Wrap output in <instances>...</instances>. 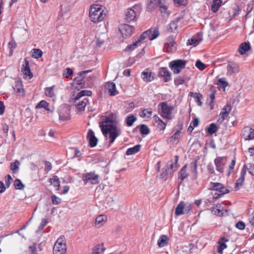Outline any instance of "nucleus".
<instances>
[{
    "mask_svg": "<svg viewBox=\"0 0 254 254\" xmlns=\"http://www.w3.org/2000/svg\"><path fill=\"white\" fill-rule=\"evenodd\" d=\"M189 96L193 97L195 102L197 103L199 106H202V102L201 101L200 99L202 97V95L200 93L192 92L189 93Z\"/></svg>",
    "mask_w": 254,
    "mask_h": 254,
    "instance_id": "obj_24",
    "label": "nucleus"
},
{
    "mask_svg": "<svg viewBox=\"0 0 254 254\" xmlns=\"http://www.w3.org/2000/svg\"><path fill=\"white\" fill-rule=\"evenodd\" d=\"M159 34L160 33L158 27L151 28L143 32L137 41L140 43L141 41L144 40L147 37H148L150 40H153L157 38L159 36Z\"/></svg>",
    "mask_w": 254,
    "mask_h": 254,
    "instance_id": "obj_4",
    "label": "nucleus"
},
{
    "mask_svg": "<svg viewBox=\"0 0 254 254\" xmlns=\"http://www.w3.org/2000/svg\"><path fill=\"white\" fill-rule=\"evenodd\" d=\"M99 176L95 174V172H89L83 175L82 180L85 183L90 182L92 185L98 184Z\"/></svg>",
    "mask_w": 254,
    "mask_h": 254,
    "instance_id": "obj_9",
    "label": "nucleus"
},
{
    "mask_svg": "<svg viewBox=\"0 0 254 254\" xmlns=\"http://www.w3.org/2000/svg\"><path fill=\"white\" fill-rule=\"evenodd\" d=\"M15 89L18 93H23L24 92V89L22 87L21 82L17 83V84L15 85Z\"/></svg>",
    "mask_w": 254,
    "mask_h": 254,
    "instance_id": "obj_62",
    "label": "nucleus"
},
{
    "mask_svg": "<svg viewBox=\"0 0 254 254\" xmlns=\"http://www.w3.org/2000/svg\"><path fill=\"white\" fill-rule=\"evenodd\" d=\"M235 163H236L235 160L234 159L232 160L230 165L229 166V172L227 174L228 176H229L233 172Z\"/></svg>",
    "mask_w": 254,
    "mask_h": 254,
    "instance_id": "obj_59",
    "label": "nucleus"
},
{
    "mask_svg": "<svg viewBox=\"0 0 254 254\" xmlns=\"http://www.w3.org/2000/svg\"><path fill=\"white\" fill-rule=\"evenodd\" d=\"M42 51L39 49H33L32 50V56L35 59H38L42 57Z\"/></svg>",
    "mask_w": 254,
    "mask_h": 254,
    "instance_id": "obj_38",
    "label": "nucleus"
},
{
    "mask_svg": "<svg viewBox=\"0 0 254 254\" xmlns=\"http://www.w3.org/2000/svg\"><path fill=\"white\" fill-rule=\"evenodd\" d=\"M179 160V156L176 155L175 157V161L174 162L172 160L169 161L167 164V168L169 169H171L173 170V173L177 170L178 167H179V164H178Z\"/></svg>",
    "mask_w": 254,
    "mask_h": 254,
    "instance_id": "obj_17",
    "label": "nucleus"
},
{
    "mask_svg": "<svg viewBox=\"0 0 254 254\" xmlns=\"http://www.w3.org/2000/svg\"><path fill=\"white\" fill-rule=\"evenodd\" d=\"M228 73L232 75L239 71V65L233 62H229L227 65Z\"/></svg>",
    "mask_w": 254,
    "mask_h": 254,
    "instance_id": "obj_16",
    "label": "nucleus"
},
{
    "mask_svg": "<svg viewBox=\"0 0 254 254\" xmlns=\"http://www.w3.org/2000/svg\"><path fill=\"white\" fill-rule=\"evenodd\" d=\"M117 125V121L113 118V116L106 117L102 122V124H100L102 132L106 138H107V134H109L110 141L109 147L120 134V129L118 128Z\"/></svg>",
    "mask_w": 254,
    "mask_h": 254,
    "instance_id": "obj_1",
    "label": "nucleus"
},
{
    "mask_svg": "<svg viewBox=\"0 0 254 254\" xmlns=\"http://www.w3.org/2000/svg\"><path fill=\"white\" fill-rule=\"evenodd\" d=\"M105 250L103 244H98L93 247L91 254H102L104 253Z\"/></svg>",
    "mask_w": 254,
    "mask_h": 254,
    "instance_id": "obj_27",
    "label": "nucleus"
},
{
    "mask_svg": "<svg viewBox=\"0 0 254 254\" xmlns=\"http://www.w3.org/2000/svg\"><path fill=\"white\" fill-rule=\"evenodd\" d=\"M106 217L104 215H99L95 219V225H98L99 227L103 225V223L106 221Z\"/></svg>",
    "mask_w": 254,
    "mask_h": 254,
    "instance_id": "obj_35",
    "label": "nucleus"
},
{
    "mask_svg": "<svg viewBox=\"0 0 254 254\" xmlns=\"http://www.w3.org/2000/svg\"><path fill=\"white\" fill-rule=\"evenodd\" d=\"M139 44V43L137 41H136L132 44L128 45L127 47V48H126L125 51H132L138 46Z\"/></svg>",
    "mask_w": 254,
    "mask_h": 254,
    "instance_id": "obj_45",
    "label": "nucleus"
},
{
    "mask_svg": "<svg viewBox=\"0 0 254 254\" xmlns=\"http://www.w3.org/2000/svg\"><path fill=\"white\" fill-rule=\"evenodd\" d=\"M175 44L174 40L173 39L172 37H169L167 39V42L165 44V46H168L169 47H172L174 46V44Z\"/></svg>",
    "mask_w": 254,
    "mask_h": 254,
    "instance_id": "obj_56",
    "label": "nucleus"
},
{
    "mask_svg": "<svg viewBox=\"0 0 254 254\" xmlns=\"http://www.w3.org/2000/svg\"><path fill=\"white\" fill-rule=\"evenodd\" d=\"M224 157H217L214 160V163L216 166V170L220 173L223 172V166L224 163L223 162Z\"/></svg>",
    "mask_w": 254,
    "mask_h": 254,
    "instance_id": "obj_18",
    "label": "nucleus"
},
{
    "mask_svg": "<svg viewBox=\"0 0 254 254\" xmlns=\"http://www.w3.org/2000/svg\"><path fill=\"white\" fill-rule=\"evenodd\" d=\"M107 89L111 96H115L118 93V91L116 89V84L114 82H108Z\"/></svg>",
    "mask_w": 254,
    "mask_h": 254,
    "instance_id": "obj_23",
    "label": "nucleus"
},
{
    "mask_svg": "<svg viewBox=\"0 0 254 254\" xmlns=\"http://www.w3.org/2000/svg\"><path fill=\"white\" fill-rule=\"evenodd\" d=\"M51 183L53 184L56 190H59L60 186V180L58 176H54L52 179H50Z\"/></svg>",
    "mask_w": 254,
    "mask_h": 254,
    "instance_id": "obj_40",
    "label": "nucleus"
},
{
    "mask_svg": "<svg viewBox=\"0 0 254 254\" xmlns=\"http://www.w3.org/2000/svg\"><path fill=\"white\" fill-rule=\"evenodd\" d=\"M187 44L190 45L196 46L199 44V43L198 42L197 40H196V37L193 36L190 40H188Z\"/></svg>",
    "mask_w": 254,
    "mask_h": 254,
    "instance_id": "obj_54",
    "label": "nucleus"
},
{
    "mask_svg": "<svg viewBox=\"0 0 254 254\" xmlns=\"http://www.w3.org/2000/svg\"><path fill=\"white\" fill-rule=\"evenodd\" d=\"M229 240L228 239L225 237H222L220 238L218 244L219 245L217 247V252L220 254L223 253V251L227 248V245L225 242H228Z\"/></svg>",
    "mask_w": 254,
    "mask_h": 254,
    "instance_id": "obj_22",
    "label": "nucleus"
},
{
    "mask_svg": "<svg viewBox=\"0 0 254 254\" xmlns=\"http://www.w3.org/2000/svg\"><path fill=\"white\" fill-rule=\"evenodd\" d=\"M86 106V103L84 102L83 101L80 102L77 105V108L78 110L82 111L84 110L85 107Z\"/></svg>",
    "mask_w": 254,
    "mask_h": 254,
    "instance_id": "obj_60",
    "label": "nucleus"
},
{
    "mask_svg": "<svg viewBox=\"0 0 254 254\" xmlns=\"http://www.w3.org/2000/svg\"><path fill=\"white\" fill-rule=\"evenodd\" d=\"M251 48V46L249 43L244 42L240 45L239 48V52L241 55H244Z\"/></svg>",
    "mask_w": 254,
    "mask_h": 254,
    "instance_id": "obj_26",
    "label": "nucleus"
},
{
    "mask_svg": "<svg viewBox=\"0 0 254 254\" xmlns=\"http://www.w3.org/2000/svg\"><path fill=\"white\" fill-rule=\"evenodd\" d=\"M87 138L89 141V144L91 147H94L97 145L98 138L95 136L94 131L92 129L88 130Z\"/></svg>",
    "mask_w": 254,
    "mask_h": 254,
    "instance_id": "obj_12",
    "label": "nucleus"
},
{
    "mask_svg": "<svg viewBox=\"0 0 254 254\" xmlns=\"http://www.w3.org/2000/svg\"><path fill=\"white\" fill-rule=\"evenodd\" d=\"M243 136L246 140L254 139V129L246 127L244 130Z\"/></svg>",
    "mask_w": 254,
    "mask_h": 254,
    "instance_id": "obj_19",
    "label": "nucleus"
},
{
    "mask_svg": "<svg viewBox=\"0 0 254 254\" xmlns=\"http://www.w3.org/2000/svg\"><path fill=\"white\" fill-rule=\"evenodd\" d=\"M182 129V127L179 128V130H177L176 132L171 136V140H178L180 137V134H181V130Z\"/></svg>",
    "mask_w": 254,
    "mask_h": 254,
    "instance_id": "obj_51",
    "label": "nucleus"
},
{
    "mask_svg": "<svg viewBox=\"0 0 254 254\" xmlns=\"http://www.w3.org/2000/svg\"><path fill=\"white\" fill-rule=\"evenodd\" d=\"M73 74V71L70 68H65L63 72V76H64L65 78H68L69 76L72 75Z\"/></svg>",
    "mask_w": 254,
    "mask_h": 254,
    "instance_id": "obj_52",
    "label": "nucleus"
},
{
    "mask_svg": "<svg viewBox=\"0 0 254 254\" xmlns=\"http://www.w3.org/2000/svg\"><path fill=\"white\" fill-rule=\"evenodd\" d=\"M236 227L241 230H243L245 228V224L243 221H240L236 224Z\"/></svg>",
    "mask_w": 254,
    "mask_h": 254,
    "instance_id": "obj_61",
    "label": "nucleus"
},
{
    "mask_svg": "<svg viewBox=\"0 0 254 254\" xmlns=\"http://www.w3.org/2000/svg\"><path fill=\"white\" fill-rule=\"evenodd\" d=\"M45 94L48 97H52L54 95L53 86L47 87L45 89Z\"/></svg>",
    "mask_w": 254,
    "mask_h": 254,
    "instance_id": "obj_49",
    "label": "nucleus"
},
{
    "mask_svg": "<svg viewBox=\"0 0 254 254\" xmlns=\"http://www.w3.org/2000/svg\"><path fill=\"white\" fill-rule=\"evenodd\" d=\"M209 92L210 93L209 94V97L210 99V101H214L215 97L216 90H215L213 86H211L210 88Z\"/></svg>",
    "mask_w": 254,
    "mask_h": 254,
    "instance_id": "obj_47",
    "label": "nucleus"
},
{
    "mask_svg": "<svg viewBox=\"0 0 254 254\" xmlns=\"http://www.w3.org/2000/svg\"><path fill=\"white\" fill-rule=\"evenodd\" d=\"M187 61L178 59L172 61L169 63V67L174 74H178L184 69L186 65Z\"/></svg>",
    "mask_w": 254,
    "mask_h": 254,
    "instance_id": "obj_6",
    "label": "nucleus"
},
{
    "mask_svg": "<svg viewBox=\"0 0 254 254\" xmlns=\"http://www.w3.org/2000/svg\"><path fill=\"white\" fill-rule=\"evenodd\" d=\"M59 117L60 121L69 120L70 119L69 108L65 105L61 106L59 110Z\"/></svg>",
    "mask_w": 254,
    "mask_h": 254,
    "instance_id": "obj_8",
    "label": "nucleus"
},
{
    "mask_svg": "<svg viewBox=\"0 0 254 254\" xmlns=\"http://www.w3.org/2000/svg\"><path fill=\"white\" fill-rule=\"evenodd\" d=\"M52 201L54 204L57 205L61 203V199L56 195H52L51 196Z\"/></svg>",
    "mask_w": 254,
    "mask_h": 254,
    "instance_id": "obj_53",
    "label": "nucleus"
},
{
    "mask_svg": "<svg viewBox=\"0 0 254 254\" xmlns=\"http://www.w3.org/2000/svg\"><path fill=\"white\" fill-rule=\"evenodd\" d=\"M29 251L30 254H37L36 253V247L35 244H33L32 246H30L29 247Z\"/></svg>",
    "mask_w": 254,
    "mask_h": 254,
    "instance_id": "obj_64",
    "label": "nucleus"
},
{
    "mask_svg": "<svg viewBox=\"0 0 254 254\" xmlns=\"http://www.w3.org/2000/svg\"><path fill=\"white\" fill-rule=\"evenodd\" d=\"M5 180V185L7 188H9L12 181V178L10 175H6Z\"/></svg>",
    "mask_w": 254,
    "mask_h": 254,
    "instance_id": "obj_58",
    "label": "nucleus"
},
{
    "mask_svg": "<svg viewBox=\"0 0 254 254\" xmlns=\"http://www.w3.org/2000/svg\"><path fill=\"white\" fill-rule=\"evenodd\" d=\"M24 63L21 68V71L24 75H27L29 79H31L33 77V74L30 69L29 62L28 60L25 59Z\"/></svg>",
    "mask_w": 254,
    "mask_h": 254,
    "instance_id": "obj_15",
    "label": "nucleus"
},
{
    "mask_svg": "<svg viewBox=\"0 0 254 254\" xmlns=\"http://www.w3.org/2000/svg\"><path fill=\"white\" fill-rule=\"evenodd\" d=\"M164 0H163V2L161 0H148L146 7L147 10L148 11H151L158 5H159L164 10H167V6L164 5Z\"/></svg>",
    "mask_w": 254,
    "mask_h": 254,
    "instance_id": "obj_10",
    "label": "nucleus"
},
{
    "mask_svg": "<svg viewBox=\"0 0 254 254\" xmlns=\"http://www.w3.org/2000/svg\"><path fill=\"white\" fill-rule=\"evenodd\" d=\"M217 84L222 86L224 89L225 88L228 86L229 83L227 81H226L225 79L224 78H219L218 80Z\"/></svg>",
    "mask_w": 254,
    "mask_h": 254,
    "instance_id": "obj_46",
    "label": "nucleus"
},
{
    "mask_svg": "<svg viewBox=\"0 0 254 254\" xmlns=\"http://www.w3.org/2000/svg\"><path fill=\"white\" fill-rule=\"evenodd\" d=\"M158 107V112L163 119L172 120L174 118V116L172 115V112L174 109L173 106H169L167 103L164 102L160 103Z\"/></svg>",
    "mask_w": 254,
    "mask_h": 254,
    "instance_id": "obj_3",
    "label": "nucleus"
},
{
    "mask_svg": "<svg viewBox=\"0 0 254 254\" xmlns=\"http://www.w3.org/2000/svg\"><path fill=\"white\" fill-rule=\"evenodd\" d=\"M152 114V109L151 108L144 109L139 113V116L141 118H149Z\"/></svg>",
    "mask_w": 254,
    "mask_h": 254,
    "instance_id": "obj_32",
    "label": "nucleus"
},
{
    "mask_svg": "<svg viewBox=\"0 0 254 254\" xmlns=\"http://www.w3.org/2000/svg\"><path fill=\"white\" fill-rule=\"evenodd\" d=\"M189 80L190 77L186 75L177 76L174 79V84L176 86H178L180 85L183 84L186 81H188Z\"/></svg>",
    "mask_w": 254,
    "mask_h": 254,
    "instance_id": "obj_21",
    "label": "nucleus"
},
{
    "mask_svg": "<svg viewBox=\"0 0 254 254\" xmlns=\"http://www.w3.org/2000/svg\"><path fill=\"white\" fill-rule=\"evenodd\" d=\"M91 70H84L81 72H79L78 74L77 77H76L74 79V83L80 86L81 87H82L84 86L83 83H82V80L84 78L85 75L89 72H90Z\"/></svg>",
    "mask_w": 254,
    "mask_h": 254,
    "instance_id": "obj_13",
    "label": "nucleus"
},
{
    "mask_svg": "<svg viewBox=\"0 0 254 254\" xmlns=\"http://www.w3.org/2000/svg\"><path fill=\"white\" fill-rule=\"evenodd\" d=\"M20 164V162L18 160H15L14 162L10 164V169L12 170L13 173L17 172L19 169L18 165Z\"/></svg>",
    "mask_w": 254,
    "mask_h": 254,
    "instance_id": "obj_41",
    "label": "nucleus"
},
{
    "mask_svg": "<svg viewBox=\"0 0 254 254\" xmlns=\"http://www.w3.org/2000/svg\"><path fill=\"white\" fill-rule=\"evenodd\" d=\"M66 246L64 236H60L54 245L53 248L54 254H65Z\"/></svg>",
    "mask_w": 254,
    "mask_h": 254,
    "instance_id": "obj_5",
    "label": "nucleus"
},
{
    "mask_svg": "<svg viewBox=\"0 0 254 254\" xmlns=\"http://www.w3.org/2000/svg\"><path fill=\"white\" fill-rule=\"evenodd\" d=\"M168 238L166 235H161L157 242V245L159 247L161 248L166 246L168 244Z\"/></svg>",
    "mask_w": 254,
    "mask_h": 254,
    "instance_id": "obj_29",
    "label": "nucleus"
},
{
    "mask_svg": "<svg viewBox=\"0 0 254 254\" xmlns=\"http://www.w3.org/2000/svg\"><path fill=\"white\" fill-rule=\"evenodd\" d=\"M136 120V118L133 115H130L127 117L126 119V123L127 126H131L133 123Z\"/></svg>",
    "mask_w": 254,
    "mask_h": 254,
    "instance_id": "obj_43",
    "label": "nucleus"
},
{
    "mask_svg": "<svg viewBox=\"0 0 254 254\" xmlns=\"http://www.w3.org/2000/svg\"><path fill=\"white\" fill-rule=\"evenodd\" d=\"M136 17V13L132 8L127 9V11L126 14V19L127 21L130 22L134 19Z\"/></svg>",
    "mask_w": 254,
    "mask_h": 254,
    "instance_id": "obj_25",
    "label": "nucleus"
},
{
    "mask_svg": "<svg viewBox=\"0 0 254 254\" xmlns=\"http://www.w3.org/2000/svg\"><path fill=\"white\" fill-rule=\"evenodd\" d=\"M190 171L196 175L197 173V161L195 160L192 161L190 164Z\"/></svg>",
    "mask_w": 254,
    "mask_h": 254,
    "instance_id": "obj_37",
    "label": "nucleus"
},
{
    "mask_svg": "<svg viewBox=\"0 0 254 254\" xmlns=\"http://www.w3.org/2000/svg\"><path fill=\"white\" fill-rule=\"evenodd\" d=\"M49 104L45 100L41 101L36 106V108L40 109V108H44L47 111L53 112V110H51L49 108Z\"/></svg>",
    "mask_w": 254,
    "mask_h": 254,
    "instance_id": "obj_34",
    "label": "nucleus"
},
{
    "mask_svg": "<svg viewBox=\"0 0 254 254\" xmlns=\"http://www.w3.org/2000/svg\"><path fill=\"white\" fill-rule=\"evenodd\" d=\"M187 165L184 166L179 173V179L181 181H183L189 176V174L187 173Z\"/></svg>",
    "mask_w": 254,
    "mask_h": 254,
    "instance_id": "obj_30",
    "label": "nucleus"
},
{
    "mask_svg": "<svg viewBox=\"0 0 254 254\" xmlns=\"http://www.w3.org/2000/svg\"><path fill=\"white\" fill-rule=\"evenodd\" d=\"M141 148V145L140 144H137L133 146V147H130L127 149L126 151L127 155H130L131 154H135L138 152Z\"/></svg>",
    "mask_w": 254,
    "mask_h": 254,
    "instance_id": "obj_33",
    "label": "nucleus"
},
{
    "mask_svg": "<svg viewBox=\"0 0 254 254\" xmlns=\"http://www.w3.org/2000/svg\"><path fill=\"white\" fill-rule=\"evenodd\" d=\"M104 44V40L100 36L97 38L96 40V45L98 47H102Z\"/></svg>",
    "mask_w": 254,
    "mask_h": 254,
    "instance_id": "obj_57",
    "label": "nucleus"
},
{
    "mask_svg": "<svg viewBox=\"0 0 254 254\" xmlns=\"http://www.w3.org/2000/svg\"><path fill=\"white\" fill-rule=\"evenodd\" d=\"M119 29L122 36L124 38H127L131 36L134 28L133 26L124 24L120 25Z\"/></svg>",
    "mask_w": 254,
    "mask_h": 254,
    "instance_id": "obj_11",
    "label": "nucleus"
},
{
    "mask_svg": "<svg viewBox=\"0 0 254 254\" xmlns=\"http://www.w3.org/2000/svg\"><path fill=\"white\" fill-rule=\"evenodd\" d=\"M158 75L161 77H164L165 82H168L171 80V73L167 67H161Z\"/></svg>",
    "mask_w": 254,
    "mask_h": 254,
    "instance_id": "obj_14",
    "label": "nucleus"
},
{
    "mask_svg": "<svg viewBox=\"0 0 254 254\" xmlns=\"http://www.w3.org/2000/svg\"><path fill=\"white\" fill-rule=\"evenodd\" d=\"M212 212L217 216H222V213L220 210V208H215L214 207L212 208Z\"/></svg>",
    "mask_w": 254,
    "mask_h": 254,
    "instance_id": "obj_63",
    "label": "nucleus"
},
{
    "mask_svg": "<svg viewBox=\"0 0 254 254\" xmlns=\"http://www.w3.org/2000/svg\"><path fill=\"white\" fill-rule=\"evenodd\" d=\"M195 66L200 70H203L206 67V65L200 60H197L195 63Z\"/></svg>",
    "mask_w": 254,
    "mask_h": 254,
    "instance_id": "obj_50",
    "label": "nucleus"
},
{
    "mask_svg": "<svg viewBox=\"0 0 254 254\" xmlns=\"http://www.w3.org/2000/svg\"><path fill=\"white\" fill-rule=\"evenodd\" d=\"M229 113L230 112H227V111H221L220 114L221 118L218 121L222 123L225 120L226 117L229 114Z\"/></svg>",
    "mask_w": 254,
    "mask_h": 254,
    "instance_id": "obj_55",
    "label": "nucleus"
},
{
    "mask_svg": "<svg viewBox=\"0 0 254 254\" xmlns=\"http://www.w3.org/2000/svg\"><path fill=\"white\" fill-rule=\"evenodd\" d=\"M208 189L217 191L220 192L219 194L215 196L216 198H220L224 194L228 193L230 192L228 189L226 188L222 184L220 183L210 182Z\"/></svg>",
    "mask_w": 254,
    "mask_h": 254,
    "instance_id": "obj_7",
    "label": "nucleus"
},
{
    "mask_svg": "<svg viewBox=\"0 0 254 254\" xmlns=\"http://www.w3.org/2000/svg\"><path fill=\"white\" fill-rule=\"evenodd\" d=\"M13 185L16 190H23L25 188V185L19 179L15 180Z\"/></svg>",
    "mask_w": 254,
    "mask_h": 254,
    "instance_id": "obj_36",
    "label": "nucleus"
},
{
    "mask_svg": "<svg viewBox=\"0 0 254 254\" xmlns=\"http://www.w3.org/2000/svg\"><path fill=\"white\" fill-rule=\"evenodd\" d=\"M178 21H171L169 24V27L168 28V30H170L171 32H173L178 27L177 25Z\"/></svg>",
    "mask_w": 254,
    "mask_h": 254,
    "instance_id": "obj_48",
    "label": "nucleus"
},
{
    "mask_svg": "<svg viewBox=\"0 0 254 254\" xmlns=\"http://www.w3.org/2000/svg\"><path fill=\"white\" fill-rule=\"evenodd\" d=\"M218 130V127L214 123L211 124L207 128V132L212 135L215 133Z\"/></svg>",
    "mask_w": 254,
    "mask_h": 254,
    "instance_id": "obj_39",
    "label": "nucleus"
},
{
    "mask_svg": "<svg viewBox=\"0 0 254 254\" xmlns=\"http://www.w3.org/2000/svg\"><path fill=\"white\" fill-rule=\"evenodd\" d=\"M212 0L213 2L211 6V9L213 12L216 13L218 11L219 7L221 6L222 1V0Z\"/></svg>",
    "mask_w": 254,
    "mask_h": 254,
    "instance_id": "obj_28",
    "label": "nucleus"
},
{
    "mask_svg": "<svg viewBox=\"0 0 254 254\" xmlns=\"http://www.w3.org/2000/svg\"><path fill=\"white\" fill-rule=\"evenodd\" d=\"M140 132L143 135H147L150 132V130L147 126L142 124L140 126Z\"/></svg>",
    "mask_w": 254,
    "mask_h": 254,
    "instance_id": "obj_42",
    "label": "nucleus"
},
{
    "mask_svg": "<svg viewBox=\"0 0 254 254\" xmlns=\"http://www.w3.org/2000/svg\"><path fill=\"white\" fill-rule=\"evenodd\" d=\"M105 13H103L102 6L99 4L92 5L89 11V16L91 20L94 23H97L102 21L105 17Z\"/></svg>",
    "mask_w": 254,
    "mask_h": 254,
    "instance_id": "obj_2",
    "label": "nucleus"
},
{
    "mask_svg": "<svg viewBox=\"0 0 254 254\" xmlns=\"http://www.w3.org/2000/svg\"><path fill=\"white\" fill-rule=\"evenodd\" d=\"M248 169L247 166L246 165H244L242 168V169L241 172V175L239 178L240 180L244 183L245 179V176L246 174L247 170Z\"/></svg>",
    "mask_w": 254,
    "mask_h": 254,
    "instance_id": "obj_44",
    "label": "nucleus"
},
{
    "mask_svg": "<svg viewBox=\"0 0 254 254\" xmlns=\"http://www.w3.org/2000/svg\"><path fill=\"white\" fill-rule=\"evenodd\" d=\"M185 204L183 201L180 202L177 206L175 209V215L179 216L185 214L184 213Z\"/></svg>",
    "mask_w": 254,
    "mask_h": 254,
    "instance_id": "obj_31",
    "label": "nucleus"
},
{
    "mask_svg": "<svg viewBox=\"0 0 254 254\" xmlns=\"http://www.w3.org/2000/svg\"><path fill=\"white\" fill-rule=\"evenodd\" d=\"M141 77L144 81L150 82L154 79L152 72L148 68L145 69L141 73Z\"/></svg>",
    "mask_w": 254,
    "mask_h": 254,
    "instance_id": "obj_20",
    "label": "nucleus"
}]
</instances>
